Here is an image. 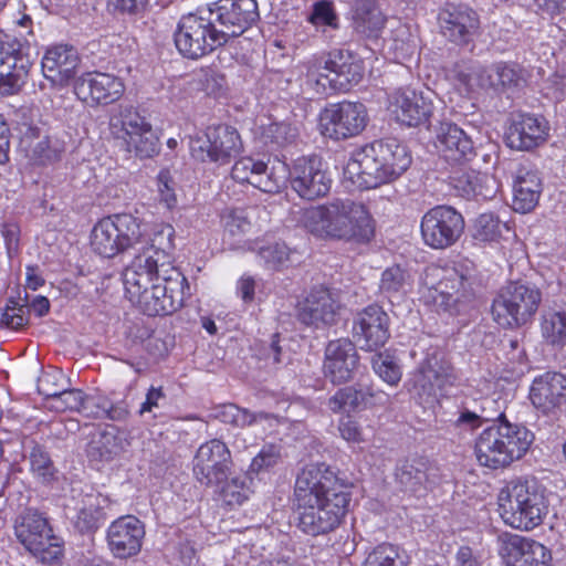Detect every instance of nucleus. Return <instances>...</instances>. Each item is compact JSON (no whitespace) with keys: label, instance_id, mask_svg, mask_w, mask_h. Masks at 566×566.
<instances>
[{"label":"nucleus","instance_id":"obj_1","mask_svg":"<svg viewBox=\"0 0 566 566\" xmlns=\"http://www.w3.org/2000/svg\"><path fill=\"white\" fill-rule=\"evenodd\" d=\"M350 485L325 463L306 465L296 478L297 526L311 536L334 531L350 502Z\"/></svg>","mask_w":566,"mask_h":566},{"label":"nucleus","instance_id":"obj_2","mask_svg":"<svg viewBox=\"0 0 566 566\" xmlns=\"http://www.w3.org/2000/svg\"><path fill=\"white\" fill-rule=\"evenodd\" d=\"M410 165L403 144L396 138L379 139L352 153L344 178L356 189H373L398 179Z\"/></svg>","mask_w":566,"mask_h":566},{"label":"nucleus","instance_id":"obj_3","mask_svg":"<svg viewBox=\"0 0 566 566\" xmlns=\"http://www.w3.org/2000/svg\"><path fill=\"white\" fill-rule=\"evenodd\" d=\"M303 222L312 234L323 239L367 244L375 237V220L367 207L348 198L305 210Z\"/></svg>","mask_w":566,"mask_h":566},{"label":"nucleus","instance_id":"obj_4","mask_svg":"<svg viewBox=\"0 0 566 566\" xmlns=\"http://www.w3.org/2000/svg\"><path fill=\"white\" fill-rule=\"evenodd\" d=\"M301 67L304 92L318 95L349 90L361 81L365 71L361 59L345 50L332 52L325 62L313 59Z\"/></svg>","mask_w":566,"mask_h":566},{"label":"nucleus","instance_id":"obj_5","mask_svg":"<svg viewBox=\"0 0 566 566\" xmlns=\"http://www.w3.org/2000/svg\"><path fill=\"white\" fill-rule=\"evenodd\" d=\"M534 441L525 426L510 421L493 422L475 440L479 463L490 469L506 468L520 460Z\"/></svg>","mask_w":566,"mask_h":566},{"label":"nucleus","instance_id":"obj_6","mask_svg":"<svg viewBox=\"0 0 566 566\" xmlns=\"http://www.w3.org/2000/svg\"><path fill=\"white\" fill-rule=\"evenodd\" d=\"M499 512L511 527L533 530L542 524L548 513L545 490L534 479L514 482L501 491Z\"/></svg>","mask_w":566,"mask_h":566},{"label":"nucleus","instance_id":"obj_7","mask_svg":"<svg viewBox=\"0 0 566 566\" xmlns=\"http://www.w3.org/2000/svg\"><path fill=\"white\" fill-rule=\"evenodd\" d=\"M420 293L426 304L450 315L467 312L474 301V293L463 274L436 265L426 268Z\"/></svg>","mask_w":566,"mask_h":566},{"label":"nucleus","instance_id":"obj_8","mask_svg":"<svg viewBox=\"0 0 566 566\" xmlns=\"http://www.w3.org/2000/svg\"><path fill=\"white\" fill-rule=\"evenodd\" d=\"M108 128L118 145L140 159L159 153V137L147 118L129 105H119L111 116Z\"/></svg>","mask_w":566,"mask_h":566},{"label":"nucleus","instance_id":"obj_9","mask_svg":"<svg viewBox=\"0 0 566 566\" xmlns=\"http://www.w3.org/2000/svg\"><path fill=\"white\" fill-rule=\"evenodd\" d=\"M542 300L539 289L525 281H511L503 286L492 304V314L499 325H524L537 311Z\"/></svg>","mask_w":566,"mask_h":566},{"label":"nucleus","instance_id":"obj_10","mask_svg":"<svg viewBox=\"0 0 566 566\" xmlns=\"http://www.w3.org/2000/svg\"><path fill=\"white\" fill-rule=\"evenodd\" d=\"M17 539L44 564L57 562L63 553L61 539L53 535L48 520L39 512L25 510L14 522Z\"/></svg>","mask_w":566,"mask_h":566},{"label":"nucleus","instance_id":"obj_11","mask_svg":"<svg viewBox=\"0 0 566 566\" xmlns=\"http://www.w3.org/2000/svg\"><path fill=\"white\" fill-rule=\"evenodd\" d=\"M191 156L202 163L227 165L243 150L238 130L229 125L208 126L202 134L190 136Z\"/></svg>","mask_w":566,"mask_h":566},{"label":"nucleus","instance_id":"obj_12","mask_svg":"<svg viewBox=\"0 0 566 566\" xmlns=\"http://www.w3.org/2000/svg\"><path fill=\"white\" fill-rule=\"evenodd\" d=\"M175 43L182 55L198 59L223 45L224 38L213 25L211 18L200 13H188L178 22Z\"/></svg>","mask_w":566,"mask_h":566},{"label":"nucleus","instance_id":"obj_13","mask_svg":"<svg viewBox=\"0 0 566 566\" xmlns=\"http://www.w3.org/2000/svg\"><path fill=\"white\" fill-rule=\"evenodd\" d=\"M185 289L189 290L186 277L172 268L168 276L160 273L136 303L148 316L170 315L184 305Z\"/></svg>","mask_w":566,"mask_h":566},{"label":"nucleus","instance_id":"obj_14","mask_svg":"<svg viewBox=\"0 0 566 566\" xmlns=\"http://www.w3.org/2000/svg\"><path fill=\"white\" fill-rule=\"evenodd\" d=\"M368 123L366 106L359 102L343 101L331 104L321 114L323 136L342 140L359 135Z\"/></svg>","mask_w":566,"mask_h":566},{"label":"nucleus","instance_id":"obj_15","mask_svg":"<svg viewBox=\"0 0 566 566\" xmlns=\"http://www.w3.org/2000/svg\"><path fill=\"white\" fill-rule=\"evenodd\" d=\"M420 229L429 248H449L461 237L464 219L453 207L440 205L423 214Z\"/></svg>","mask_w":566,"mask_h":566},{"label":"nucleus","instance_id":"obj_16","mask_svg":"<svg viewBox=\"0 0 566 566\" xmlns=\"http://www.w3.org/2000/svg\"><path fill=\"white\" fill-rule=\"evenodd\" d=\"M231 177L239 184H249L263 192L274 193L285 186L287 167L281 161L269 167L263 160L245 156L234 163Z\"/></svg>","mask_w":566,"mask_h":566},{"label":"nucleus","instance_id":"obj_17","mask_svg":"<svg viewBox=\"0 0 566 566\" xmlns=\"http://www.w3.org/2000/svg\"><path fill=\"white\" fill-rule=\"evenodd\" d=\"M233 462L229 448L219 439L202 443L193 458V475L202 485H218L231 475Z\"/></svg>","mask_w":566,"mask_h":566},{"label":"nucleus","instance_id":"obj_18","mask_svg":"<svg viewBox=\"0 0 566 566\" xmlns=\"http://www.w3.org/2000/svg\"><path fill=\"white\" fill-rule=\"evenodd\" d=\"M457 380L454 368L439 350L428 353L412 379L410 391L421 402L434 398L437 389L453 385Z\"/></svg>","mask_w":566,"mask_h":566},{"label":"nucleus","instance_id":"obj_19","mask_svg":"<svg viewBox=\"0 0 566 566\" xmlns=\"http://www.w3.org/2000/svg\"><path fill=\"white\" fill-rule=\"evenodd\" d=\"M431 95V92L423 93L410 87L398 88L389 95L388 112L401 125H426L433 113Z\"/></svg>","mask_w":566,"mask_h":566},{"label":"nucleus","instance_id":"obj_20","mask_svg":"<svg viewBox=\"0 0 566 566\" xmlns=\"http://www.w3.org/2000/svg\"><path fill=\"white\" fill-rule=\"evenodd\" d=\"M292 188L301 198L314 200L327 195L332 186V178L321 158L316 156L297 158L292 169H287V178Z\"/></svg>","mask_w":566,"mask_h":566},{"label":"nucleus","instance_id":"obj_21","mask_svg":"<svg viewBox=\"0 0 566 566\" xmlns=\"http://www.w3.org/2000/svg\"><path fill=\"white\" fill-rule=\"evenodd\" d=\"M209 13L219 22L224 38L243 34L259 19L258 3L255 0H219L209 8Z\"/></svg>","mask_w":566,"mask_h":566},{"label":"nucleus","instance_id":"obj_22","mask_svg":"<svg viewBox=\"0 0 566 566\" xmlns=\"http://www.w3.org/2000/svg\"><path fill=\"white\" fill-rule=\"evenodd\" d=\"M124 92L125 84L120 77L97 71L82 74L74 84L77 98L92 107L113 104Z\"/></svg>","mask_w":566,"mask_h":566},{"label":"nucleus","instance_id":"obj_23","mask_svg":"<svg viewBox=\"0 0 566 566\" xmlns=\"http://www.w3.org/2000/svg\"><path fill=\"white\" fill-rule=\"evenodd\" d=\"M353 338L360 349L374 352L382 347L389 334V316L377 304L358 312L353 319Z\"/></svg>","mask_w":566,"mask_h":566},{"label":"nucleus","instance_id":"obj_24","mask_svg":"<svg viewBox=\"0 0 566 566\" xmlns=\"http://www.w3.org/2000/svg\"><path fill=\"white\" fill-rule=\"evenodd\" d=\"M500 555L506 566H551L552 552L542 543L517 534L499 536Z\"/></svg>","mask_w":566,"mask_h":566},{"label":"nucleus","instance_id":"obj_25","mask_svg":"<svg viewBox=\"0 0 566 566\" xmlns=\"http://www.w3.org/2000/svg\"><path fill=\"white\" fill-rule=\"evenodd\" d=\"M145 535V524L139 518L124 515L108 526L107 546L115 558L127 559L139 554Z\"/></svg>","mask_w":566,"mask_h":566},{"label":"nucleus","instance_id":"obj_26","mask_svg":"<svg viewBox=\"0 0 566 566\" xmlns=\"http://www.w3.org/2000/svg\"><path fill=\"white\" fill-rule=\"evenodd\" d=\"M390 397L385 391L363 381L338 389L327 401L334 413L355 412L388 405Z\"/></svg>","mask_w":566,"mask_h":566},{"label":"nucleus","instance_id":"obj_27","mask_svg":"<svg viewBox=\"0 0 566 566\" xmlns=\"http://www.w3.org/2000/svg\"><path fill=\"white\" fill-rule=\"evenodd\" d=\"M359 367L356 344L348 338L331 340L325 348L323 370L334 385L350 381Z\"/></svg>","mask_w":566,"mask_h":566},{"label":"nucleus","instance_id":"obj_28","mask_svg":"<svg viewBox=\"0 0 566 566\" xmlns=\"http://www.w3.org/2000/svg\"><path fill=\"white\" fill-rule=\"evenodd\" d=\"M395 478L402 492L420 497L439 482V469L428 458L416 457L399 462Z\"/></svg>","mask_w":566,"mask_h":566},{"label":"nucleus","instance_id":"obj_29","mask_svg":"<svg viewBox=\"0 0 566 566\" xmlns=\"http://www.w3.org/2000/svg\"><path fill=\"white\" fill-rule=\"evenodd\" d=\"M160 252L164 250H154V255L148 256L139 254L135 258L132 266L125 270V291L132 302L136 303L154 281H159V274L167 272L164 263L158 264Z\"/></svg>","mask_w":566,"mask_h":566},{"label":"nucleus","instance_id":"obj_30","mask_svg":"<svg viewBox=\"0 0 566 566\" xmlns=\"http://www.w3.org/2000/svg\"><path fill=\"white\" fill-rule=\"evenodd\" d=\"M340 305L327 287H314L297 306V318L302 324L314 326L332 325Z\"/></svg>","mask_w":566,"mask_h":566},{"label":"nucleus","instance_id":"obj_31","mask_svg":"<svg viewBox=\"0 0 566 566\" xmlns=\"http://www.w3.org/2000/svg\"><path fill=\"white\" fill-rule=\"evenodd\" d=\"M548 135V124L542 116L518 113L512 116L506 132L507 145L518 150H528L542 144Z\"/></svg>","mask_w":566,"mask_h":566},{"label":"nucleus","instance_id":"obj_32","mask_svg":"<svg viewBox=\"0 0 566 566\" xmlns=\"http://www.w3.org/2000/svg\"><path fill=\"white\" fill-rule=\"evenodd\" d=\"M434 147L451 164H462L475 156L472 139L455 124L440 123L436 130Z\"/></svg>","mask_w":566,"mask_h":566},{"label":"nucleus","instance_id":"obj_33","mask_svg":"<svg viewBox=\"0 0 566 566\" xmlns=\"http://www.w3.org/2000/svg\"><path fill=\"white\" fill-rule=\"evenodd\" d=\"M439 22L443 35L460 44L469 42L479 27L476 13L467 4L447 3Z\"/></svg>","mask_w":566,"mask_h":566},{"label":"nucleus","instance_id":"obj_34","mask_svg":"<svg viewBox=\"0 0 566 566\" xmlns=\"http://www.w3.org/2000/svg\"><path fill=\"white\" fill-rule=\"evenodd\" d=\"M566 376L557 371H546L536 377L531 386L530 399L543 413L559 408L566 397Z\"/></svg>","mask_w":566,"mask_h":566},{"label":"nucleus","instance_id":"obj_35","mask_svg":"<svg viewBox=\"0 0 566 566\" xmlns=\"http://www.w3.org/2000/svg\"><path fill=\"white\" fill-rule=\"evenodd\" d=\"M78 61L74 48L63 44L51 46L42 57V73L53 85L63 86L74 76Z\"/></svg>","mask_w":566,"mask_h":566},{"label":"nucleus","instance_id":"obj_36","mask_svg":"<svg viewBox=\"0 0 566 566\" xmlns=\"http://www.w3.org/2000/svg\"><path fill=\"white\" fill-rule=\"evenodd\" d=\"M542 193V180L537 171L521 166L513 179V209L520 213L532 211Z\"/></svg>","mask_w":566,"mask_h":566},{"label":"nucleus","instance_id":"obj_37","mask_svg":"<svg viewBox=\"0 0 566 566\" xmlns=\"http://www.w3.org/2000/svg\"><path fill=\"white\" fill-rule=\"evenodd\" d=\"M19 129L22 135L21 145L31 160L42 165L57 159L61 151L57 143L52 145L51 139L42 135L38 127L23 123Z\"/></svg>","mask_w":566,"mask_h":566},{"label":"nucleus","instance_id":"obj_38","mask_svg":"<svg viewBox=\"0 0 566 566\" xmlns=\"http://www.w3.org/2000/svg\"><path fill=\"white\" fill-rule=\"evenodd\" d=\"M123 441L114 426L97 430L91 437L86 454L91 462H109L123 451Z\"/></svg>","mask_w":566,"mask_h":566},{"label":"nucleus","instance_id":"obj_39","mask_svg":"<svg viewBox=\"0 0 566 566\" xmlns=\"http://www.w3.org/2000/svg\"><path fill=\"white\" fill-rule=\"evenodd\" d=\"M352 19L354 29L368 38H377L386 22L375 0H356Z\"/></svg>","mask_w":566,"mask_h":566},{"label":"nucleus","instance_id":"obj_40","mask_svg":"<svg viewBox=\"0 0 566 566\" xmlns=\"http://www.w3.org/2000/svg\"><path fill=\"white\" fill-rule=\"evenodd\" d=\"M451 185L463 197L490 198L495 193V180L474 170H461L451 177Z\"/></svg>","mask_w":566,"mask_h":566},{"label":"nucleus","instance_id":"obj_41","mask_svg":"<svg viewBox=\"0 0 566 566\" xmlns=\"http://www.w3.org/2000/svg\"><path fill=\"white\" fill-rule=\"evenodd\" d=\"M504 401L494 398H484L481 402V413L463 409L453 421L457 428L473 430L484 421L500 422L507 421L503 411Z\"/></svg>","mask_w":566,"mask_h":566},{"label":"nucleus","instance_id":"obj_42","mask_svg":"<svg viewBox=\"0 0 566 566\" xmlns=\"http://www.w3.org/2000/svg\"><path fill=\"white\" fill-rule=\"evenodd\" d=\"M107 499L101 494H87L83 499V506L80 509L75 527L82 534L94 533L106 520L105 505Z\"/></svg>","mask_w":566,"mask_h":566},{"label":"nucleus","instance_id":"obj_43","mask_svg":"<svg viewBox=\"0 0 566 566\" xmlns=\"http://www.w3.org/2000/svg\"><path fill=\"white\" fill-rule=\"evenodd\" d=\"M489 74L494 92L513 91L525 82L523 69L516 63H493L489 65Z\"/></svg>","mask_w":566,"mask_h":566},{"label":"nucleus","instance_id":"obj_44","mask_svg":"<svg viewBox=\"0 0 566 566\" xmlns=\"http://www.w3.org/2000/svg\"><path fill=\"white\" fill-rule=\"evenodd\" d=\"M489 75V66L461 70L457 73L454 86L461 94L475 97L491 90L492 83Z\"/></svg>","mask_w":566,"mask_h":566},{"label":"nucleus","instance_id":"obj_45","mask_svg":"<svg viewBox=\"0 0 566 566\" xmlns=\"http://www.w3.org/2000/svg\"><path fill=\"white\" fill-rule=\"evenodd\" d=\"M213 486L218 489L220 499L229 506L241 505L251 492L247 475L233 474L232 471L230 476Z\"/></svg>","mask_w":566,"mask_h":566},{"label":"nucleus","instance_id":"obj_46","mask_svg":"<svg viewBox=\"0 0 566 566\" xmlns=\"http://www.w3.org/2000/svg\"><path fill=\"white\" fill-rule=\"evenodd\" d=\"M223 237L237 241L251 229L249 213L242 208H226L220 216Z\"/></svg>","mask_w":566,"mask_h":566},{"label":"nucleus","instance_id":"obj_47","mask_svg":"<svg viewBox=\"0 0 566 566\" xmlns=\"http://www.w3.org/2000/svg\"><path fill=\"white\" fill-rule=\"evenodd\" d=\"M30 67V60H22L17 65L0 66V95L15 94L24 84Z\"/></svg>","mask_w":566,"mask_h":566},{"label":"nucleus","instance_id":"obj_48","mask_svg":"<svg viewBox=\"0 0 566 566\" xmlns=\"http://www.w3.org/2000/svg\"><path fill=\"white\" fill-rule=\"evenodd\" d=\"M94 402L93 399L86 398L82 390L65 387L61 389V394L50 401V407L57 412L71 410L87 415Z\"/></svg>","mask_w":566,"mask_h":566},{"label":"nucleus","instance_id":"obj_49","mask_svg":"<svg viewBox=\"0 0 566 566\" xmlns=\"http://www.w3.org/2000/svg\"><path fill=\"white\" fill-rule=\"evenodd\" d=\"M503 231L510 232L506 223L501 222L493 213H482L474 222L473 237L480 242H499Z\"/></svg>","mask_w":566,"mask_h":566},{"label":"nucleus","instance_id":"obj_50","mask_svg":"<svg viewBox=\"0 0 566 566\" xmlns=\"http://www.w3.org/2000/svg\"><path fill=\"white\" fill-rule=\"evenodd\" d=\"M29 44V39L19 40L15 35L0 31V66L17 65L22 60H29L24 54Z\"/></svg>","mask_w":566,"mask_h":566},{"label":"nucleus","instance_id":"obj_51","mask_svg":"<svg viewBox=\"0 0 566 566\" xmlns=\"http://www.w3.org/2000/svg\"><path fill=\"white\" fill-rule=\"evenodd\" d=\"M216 419L223 423H229L234 427H247L256 422L259 419H265L264 413H251L247 409H241L234 403H224L214 408L213 413Z\"/></svg>","mask_w":566,"mask_h":566},{"label":"nucleus","instance_id":"obj_52","mask_svg":"<svg viewBox=\"0 0 566 566\" xmlns=\"http://www.w3.org/2000/svg\"><path fill=\"white\" fill-rule=\"evenodd\" d=\"M90 240L93 248H116L120 245V234L113 217L101 219L92 229Z\"/></svg>","mask_w":566,"mask_h":566},{"label":"nucleus","instance_id":"obj_53","mask_svg":"<svg viewBox=\"0 0 566 566\" xmlns=\"http://www.w3.org/2000/svg\"><path fill=\"white\" fill-rule=\"evenodd\" d=\"M114 223L120 234V245L116 248H132L139 243L142 235L140 222L136 217L129 213H118L112 216Z\"/></svg>","mask_w":566,"mask_h":566},{"label":"nucleus","instance_id":"obj_54","mask_svg":"<svg viewBox=\"0 0 566 566\" xmlns=\"http://www.w3.org/2000/svg\"><path fill=\"white\" fill-rule=\"evenodd\" d=\"M266 122L268 123H261L258 127L260 138L264 144L271 143L281 146L291 142L295 137V130L291 125L272 122L270 118H268Z\"/></svg>","mask_w":566,"mask_h":566},{"label":"nucleus","instance_id":"obj_55","mask_svg":"<svg viewBox=\"0 0 566 566\" xmlns=\"http://www.w3.org/2000/svg\"><path fill=\"white\" fill-rule=\"evenodd\" d=\"M30 464L32 472L43 483H50L56 479L57 470L55 469L49 453L40 446L32 449L30 453Z\"/></svg>","mask_w":566,"mask_h":566},{"label":"nucleus","instance_id":"obj_56","mask_svg":"<svg viewBox=\"0 0 566 566\" xmlns=\"http://www.w3.org/2000/svg\"><path fill=\"white\" fill-rule=\"evenodd\" d=\"M543 336L553 345L566 344V313L555 312L544 316Z\"/></svg>","mask_w":566,"mask_h":566},{"label":"nucleus","instance_id":"obj_57","mask_svg":"<svg viewBox=\"0 0 566 566\" xmlns=\"http://www.w3.org/2000/svg\"><path fill=\"white\" fill-rule=\"evenodd\" d=\"M30 310L17 302L11 301L4 310L0 311V327L19 331L29 323Z\"/></svg>","mask_w":566,"mask_h":566},{"label":"nucleus","instance_id":"obj_58","mask_svg":"<svg viewBox=\"0 0 566 566\" xmlns=\"http://www.w3.org/2000/svg\"><path fill=\"white\" fill-rule=\"evenodd\" d=\"M62 388H65V376L60 369L43 373L38 379V391L49 401L61 394Z\"/></svg>","mask_w":566,"mask_h":566},{"label":"nucleus","instance_id":"obj_59","mask_svg":"<svg viewBox=\"0 0 566 566\" xmlns=\"http://www.w3.org/2000/svg\"><path fill=\"white\" fill-rule=\"evenodd\" d=\"M363 566H403L395 546L381 544L375 547L367 556Z\"/></svg>","mask_w":566,"mask_h":566},{"label":"nucleus","instance_id":"obj_60","mask_svg":"<svg viewBox=\"0 0 566 566\" xmlns=\"http://www.w3.org/2000/svg\"><path fill=\"white\" fill-rule=\"evenodd\" d=\"M281 447L275 444H265L260 452L252 459L250 473H260L275 467L281 461Z\"/></svg>","mask_w":566,"mask_h":566},{"label":"nucleus","instance_id":"obj_61","mask_svg":"<svg viewBox=\"0 0 566 566\" xmlns=\"http://www.w3.org/2000/svg\"><path fill=\"white\" fill-rule=\"evenodd\" d=\"M371 364L376 374L387 384L396 386L400 381V367L389 356L378 354L373 357Z\"/></svg>","mask_w":566,"mask_h":566},{"label":"nucleus","instance_id":"obj_62","mask_svg":"<svg viewBox=\"0 0 566 566\" xmlns=\"http://www.w3.org/2000/svg\"><path fill=\"white\" fill-rule=\"evenodd\" d=\"M157 193L166 208L172 209L177 206L176 182L168 169H163L157 175Z\"/></svg>","mask_w":566,"mask_h":566},{"label":"nucleus","instance_id":"obj_63","mask_svg":"<svg viewBox=\"0 0 566 566\" xmlns=\"http://www.w3.org/2000/svg\"><path fill=\"white\" fill-rule=\"evenodd\" d=\"M292 250H259L258 256L270 271H281L294 263Z\"/></svg>","mask_w":566,"mask_h":566},{"label":"nucleus","instance_id":"obj_64","mask_svg":"<svg viewBox=\"0 0 566 566\" xmlns=\"http://www.w3.org/2000/svg\"><path fill=\"white\" fill-rule=\"evenodd\" d=\"M405 282L406 272L399 265H395L382 272L379 287L384 293L395 294L402 290Z\"/></svg>","mask_w":566,"mask_h":566}]
</instances>
